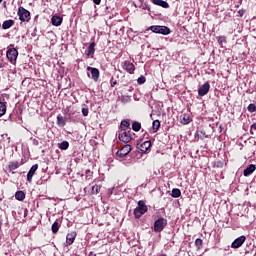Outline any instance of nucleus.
Here are the masks:
<instances>
[{
  "instance_id": "obj_1",
  "label": "nucleus",
  "mask_w": 256,
  "mask_h": 256,
  "mask_svg": "<svg viewBox=\"0 0 256 256\" xmlns=\"http://www.w3.org/2000/svg\"><path fill=\"white\" fill-rule=\"evenodd\" d=\"M131 128L129 130L127 129H121L118 134V139L122 141L123 143H129L133 140V135L131 134Z\"/></svg>"
},
{
  "instance_id": "obj_2",
  "label": "nucleus",
  "mask_w": 256,
  "mask_h": 256,
  "mask_svg": "<svg viewBox=\"0 0 256 256\" xmlns=\"http://www.w3.org/2000/svg\"><path fill=\"white\" fill-rule=\"evenodd\" d=\"M165 227H167V219L160 217L154 221L153 231L154 233H161Z\"/></svg>"
},
{
  "instance_id": "obj_3",
  "label": "nucleus",
  "mask_w": 256,
  "mask_h": 256,
  "mask_svg": "<svg viewBox=\"0 0 256 256\" xmlns=\"http://www.w3.org/2000/svg\"><path fill=\"white\" fill-rule=\"evenodd\" d=\"M147 209V205H145L143 200L138 201V206L134 209L135 218L140 219L141 216L145 215Z\"/></svg>"
},
{
  "instance_id": "obj_4",
  "label": "nucleus",
  "mask_w": 256,
  "mask_h": 256,
  "mask_svg": "<svg viewBox=\"0 0 256 256\" xmlns=\"http://www.w3.org/2000/svg\"><path fill=\"white\" fill-rule=\"evenodd\" d=\"M18 17L20 21L29 23L31 21V12H29L27 9H25L23 6H20L18 8Z\"/></svg>"
},
{
  "instance_id": "obj_5",
  "label": "nucleus",
  "mask_w": 256,
  "mask_h": 256,
  "mask_svg": "<svg viewBox=\"0 0 256 256\" xmlns=\"http://www.w3.org/2000/svg\"><path fill=\"white\" fill-rule=\"evenodd\" d=\"M130 153H131V145L126 144L116 152V157H118L119 159H123V157H127V155Z\"/></svg>"
},
{
  "instance_id": "obj_6",
  "label": "nucleus",
  "mask_w": 256,
  "mask_h": 256,
  "mask_svg": "<svg viewBox=\"0 0 256 256\" xmlns=\"http://www.w3.org/2000/svg\"><path fill=\"white\" fill-rule=\"evenodd\" d=\"M6 57L10 63H15V61H17V57H19V52L15 48H10L7 50Z\"/></svg>"
},
{
  "instance_id": "obj_7",
  "label": "nucleus",
  "mask_w": 256,
  "mask_h": 256,
  "mask_svg": "<svg viewBox=\"0 0 256 256\" xmlns=\"http://www.w3.org/2000/svg\"><path fill=\"white\" fill-rule=\"evenodd\" d=\"M245 241H247V237H245V235H242L238 238H236L232 244H231V248L232 249H239V247L243 246V243H245Z\"/></svg>"
},
{
  "instance_id": "obj_8",
  "label": "nucleus",
  "mask_w": 256,
  "mask_h": 256,
  "mask_svg": "<svg viewBox=\"0 0 256 256\" xmlns=\"http://www.w3.org/2000/svg\"><path fill=\"white\" fill-rule=\"evenodd\" d=\"M210 89H211V84H209V82H205L202 86L198 88V95L200 97H205V95L209 93Z\"/></svg>"
},
{
  "instance_id": "obj_9",
  "label": "nucleus",
  "mask_w": 256,
  "mask_h": 256,
  "mask_svg": "<svg viewBox=\"0 0 256 256\" xmlns=\"http://www.w3.org/2000/svg\"><path fill=\"white\" fill-rule=\"evenodd\" d=\"M87 71L91 72V79L97 83L99 81V69L88 66Z\"/></svg>"
},
{
  "instance_id": "obj_10",
  "label": "nucleus",
  "mask_w": 256,
  "mask_h": 256,
  "mask_svg": "<svg viewBox=\"0 0 256 256\" xmlns=\"http://www.w3.org/2000/svg\"><path fill=\"white\" fill-rule=\"evenodd\" d=\"M37 169H39V164H34L30 170L27 173V181L28 183H31L33 181V175L37 172Z\"/></svg>"
},
{
  "instance_id": "obj_11",
  "label": "nucleus",
  "mask_w": 256,
  "mask_h": 256,
  "mask_svg": "<svg viewBox=\"0 0 256 256\" xmlns=\"http://www.w3.org/2000/svg\"><path fill=\"white\" fill-rule=\"evenodd\" d=\"M123 69L127 71V73H130V75H133L135 73V64L125 61L123 65Z\"/></svg>"
},
{
  "instance_id": "obj_12",
  "label": "nucleus",
  "mask_w": 256,
  "mask_h": 256,
  "mask_svg": "<svg viewBox=\"0 0 256 256\" xmlns=\"http://www.w3.org/2000/svg\"><path fill=\"white\" fill-rule=\"evenodd\" d=\"M77 237V232L73 231L67 234L66 243L67 245H73L75 243V238Z\"/></svg>"
},
{
  "instance_id": "obj_13",
  "label": "nucleus",
  "mask_w": 256,
  "mask_h": 256,
  "mask_svg": "<svg viewBox=\"0 0 256 256\" xmlns=\"http://www.w3.org/2000/svg\"><path fill=\"white\" fill-rule=\"evenodd\" d=\"M140 151L141 153H148V151H151V141H145L140 145Z\"/></svg>"
},
{
  "instance_id": "obj_14",
  "label": "nucleus",
  "mask_w": 256,
  "mask_h": 256,
  "mask_svg": "<svg viewBox=\"0 0 256 256\" xmlns=\"http://www.w3.org/2000/svg\"><path fill=\"white\" fill-rule=\"evenodd\" d=\"M153 5H158V7H162L163 9H169V3L165 0H151Z\"/></svg>"
},
{
  "instance_id": "obj_15",
  "label": "nucleus",
  "mask_w": 256,
  "mask_h": 256,
  "mask_svg": "<svg viewBox=\"0 0 256 256\" xmlns=\"http://www.w3.org/2000/svg\"><path fill=\"white\" fill-rule=\"evenodd\" d=\"M51 23L54 27H60L61 23H63V18L61 16L54 15L52 16Z\"/></svg>"
},
{
  "instance_id": "obj_16",
  "label": "nucleus",
  "mask_w": 256,
  "mask_h": 256,
  "mask_svg": "<svg viewBox=\"0 0 256 256\" xmlns=\"http://www.w3.org/2000/svg\"><path fill=\"white\" fill-rule=\"evenodd\" d=\"M256 166L255 164H250L243 172L244 177H249L252 173H255Z\"/></svg>"
},
{
  "instance_id": "obj_17",
  "label": "nucleus",
  "mask_w": 256,
  "mask_h": 256,
  "mask_svg": "<svg viewBox=\"0 0 256 256\" xmlns=\"http://www.w3.org/2000/svg\"><path fill=\"white\" fill-rule=\"evenodd\" d=\"M180 123H182V125H189V123H191V116L189 114H182L180 116Z\"/></svg>"
},
{
  "instance_id": "obj_18",
  "label": "nucleus",
  "mask_w": 256,
  "mask_h": 256,
  "mask_svg": "<svg viewBox=\"0 0 256 256\" xmlns=\"http://www.w3.org/2000/svg\"><path fill=\"white\" fill-rule=\"evenodd\" d=\"M91 55H95V42L90 43L87 49L86 57L89 59Z\"/></svg>"
},
{
  "instance_id": "obj_19",
  "label": "nucleus",
  "mask_w": 256,
  "mask_h": 256,
  "mask_svg": "<svg viewBox=\"0 0 256 256\" xmlns=\"http://www.w3.org/2000/svg\"><path fill=\"white\" fill-rule=\"evenodd\" d=\"M21 167V164L18 161H12L8 164L9 171H15L16 169H19Z\"/></svg>"
},
{
  "instance_id": "obj_20",
  "label": "nucleus",
  "mask_w": 256,
  "mask_h": 256,
  "mask_svg": "<svg viewBox=\"0 0 256 256\" xmlns=\"http://www.w3.org/2000/svg\"><path fill=\"white\" fill-rule=\"evenodd\" d=\"M15 25V20H6L2 24V29H11Z\"/></svg>"
},
{
  "instance_id": "obj_21",
  "label": "nucleus",
  "mask_w": 256,
  "mask_h": 256,
  "mask_svg": "<svg viewBox=\"0 0 256 256\" xmlns=\"http://www.w3.org/2000/svg\"><path fill=\"white\" fill-rule=\"evenodd\" d=\"M171 33V29L167 26H160L158 34L160 35H169Z\"/></svg>"
},
{
  "instance_id": "obj_22",
  "label": "nucleus",
  "mask_w": 256,
  "mask_h": 256,
  "mask_svg": "<svg viewBox=\"0 0 256 256\" xmlns=\"http://www.w3.org/2000/svg\"><path fill=\"white\" fill-rule=\"evenodd\" d=\"M160 127H161V122L159 120H154L153 123H152L153 133H157V131H159Z\"/></svg>"
},
{
  "instance_id": "obj_23",
  "label": "nucleus",
  "mask_w": 256,
  "mask_h": 256,
  "mask_svg": "<svg viewBox=\"0 0 256 256\" xmlns=\"http://www.w3.org/2000/svg\"><path fill=\"white\" fill-rule=\"evenodd\" d=\"M7 113V105L5 102L0 101V117H3Z\"/></svg>"
},
{
  "instance_id": "obj_24",
  "label": "nucleus",
  "mask_w": 256,
  "mask_h": 256,
  "mask_svg": "<svg viewBox=\"0 0 256 256\" xmlns=\"http://www.w3.org/2000/svg\"><path fill=\"white\" fill-rule=\"evenodd\" d=\"M15 199H17V201H23L25 199V192L17 191L15 193Z\"/></svg>"
},
{
  "instance_id": "obj_25",
  "label": "nucleus",
  "mask_w": 256,
  "mask_h": 256,
  "mask_svg": "<svg viewBox=\"0 0 256 256\" xmlns=\"http://www.w3.org/2000/svg\"><path fill=\"white\" fill-rule=\"evenodd\" d=\"M59 227H61V225H59V222L56 220V221L52 224V227H51L52 233H53L54 235H56V233L59 232Z\"/></svg>"
},
{
  "instance_id": "obj_26",
  "label": "nucleus",
  "mask_w": 256,
  "mask_h": 256,
  "mask_svg": "<svg viewBox=\"0 0 256 256\" xmlns=\"http://www.w3.org/2000/svg\"><path fill=\"white\" fill-rule=\"evenodd\" d=\"M58 147L61 151H67V149H69V143L67 141H63L58 144Z\"/></svg>"
},
{
  "instance_id": "obj_27",
  "label": "nucleus",
  "mask_w": 256,
  "mask_h": 256,
  "mask_svg": "<svg viewBox=\"0 0 256 256\" xmlns=\"http://www.w3.org/2000/svg\"><path fill=\"white\" fill-rule=\"evenodd\" d=\"M180 195H181L180 189H178V188L172 189L171 197H173L174 199H177V198H179Z\"/></svg>"
},
{
  "instance_id": "obj_28",
  "label": "nucleus",
  "mask_w": 256,
  "mask_h": 256,
  "mask_svg": "<svg viewBox=\"0 0 256 256\" xmlns=\"http://www.w3.org/2000/svg\"><path fill=\"white\" fill-rule=\"evenodd\" d=\"M57 125H59V127H65L66 121L63 116H57Z\"/></svg>"
},
{
  "instance_id": "obj_29",
  "label": "nucleus",
  "mask_w": 256,
  "mask_h": 256,
  "mask_svg": "<svg viewBox=\"0 0 256 256\" xmlns=\"http://www.w3.org/2000/svg\"><path fill=\"white\" fill-rule=\"evenodd\" d=\"M132 129L137 133L138 131H141V122L134 121L132 123Z\"/></svg>"
},
{
  "instance_id": "obj_30",
  "label": "nucleus",
  "mask_w": 256,
  "mask_h": 256,
  "mask_svg": "<svg viewBox=\"0 0 256 256\" xmlns=\"http://www.w3.org/2000/svg\"><path fill=\"white\" fill-rule=\"evenodd\" d=\"M101 192V186L100 185H94L92 186L91 194L92 195H98V193Z\"/></svg>"
},
{
  "instance_id": "obj_31",
  "label": "nucleus",
  "mask_w": 256,
  "mask_h": 256,
  "mask_svg": "<svg viewBox=\"0 0 256 256\" xmlns=\"http://www.w3.org/2000/svg\"><path fill=\"white\" fill-rule=\"evenodd\" d=\"M121 103L127 105V103H131V96H122Z\"/></svg>"
},
{
  "instance_id": "obj_32",
  "label": "nucleus",
  "mask_w": 256,
  "mask_h": 256,
  "mask_svg": "<svg viewBox=\"0 0 256 256\" xmlns=\"http://www.w3.org/2000/svg\"><path fill=\"white\" fill-rule=\"evenodd\" d=\"M120 127H122V128L124 127L125 129H130L129 127H131V123H129V121H127V120H122Z\"/></svg>"
},
{
  "instance_id": "obj_33",
  "label": "nucleus",
  "mask_w": 256,
  "mask_h": 256,
  "mask_svg": "<svg viewBox=\"0 0 256 256\" xmlns=\"http://www.w3.org/2000/svg\"><path fill=\"white\" fill-rule=\"evenodd\" d=\"M217 41H218L219 45H223V43H227V37H225V36H218L217 37Z\"/></svg>"
},
{
  "instance_id": "obj_34",
  "label": "nucleus",
  "mask_w": 256,
  "mask_h": 256,
  "mask_svg": "<svg viewBox=\"0 0 256 256\" xmlns=\"http://www.w3.org/2000/svg\"><path fill=\"white\" fill-rule=\"evenodd\" d=\"M159 25H153L149 27V30L152 31V33H158L159 34Z\"/></svg>"
},
{
  "instance_id": "obj_35",
  "label": "nucleus",
  "mask_w": 256,
  "mask_h": 256,
  "mask_svg": "<svg viewBox=\"0 0 256 256\" xmlns=\"http://www.w3.org/2000/svg\"><path fill=\"white\" fill-rule=\"evenodd\" d=\"M247 109H248L249 113H255L256 105L251 103V104L248 105Z\"/></svg>"
},
{
  "instance_id": "obj_36",
  "label": "nucleus",
  "mask_w": 256,
  "mask_h": 256,
  "mask_svg": "<svg viewBox=\"0 0 256 256\" xmlns=\"http://www.w3.org/2000/svg\"><path fill=\"white\" fill-rule=\"evenodd\" d=\"M195 245L198 247V249H201V247H203V240L201 238H197L195 240Z\"/></svg>"
},
{
  "instance_id": "obj_37",
  "label": "nucleus",
  "mask_w": 256,
  "mask_h": 256,
  "mask_svg": "<svg viewBox=\"0 0 256 256\" xmlns=\"http://www.w3.org/2000/svg\"><path fill=\"white\" fill-rule=\"evenodd\" d=\"M140 9H143L144 11H151V7L147 3L140 4Z\"/></svg>"
},
{
  "instance_id": "obj_38",
  "label": "nucleus",
  "mask_w": 256,
  "mask_h": 256,
  "mask_svg": "<svg viewBox=\"0 0 256 256\" xmlns=\"http://www.w3.org/2000/svg\"><path fill=\"white\" fill-rule=\"evenodd\" d=\"M146 81H147V79L145 78V76H140V77L137 79L138 85H143Z\"/></svg>"
},
{
  "instance_id": "obj_39",
  "label": "nucleus",
  "mask_w": 256,
  "mask_h": 256,
  "mask_svg": "<svg viewBox=\"0 0 256 256\" xmlns=\"http://www.w3.org/2000/svg\"><path fill=\"white\" fill-rule=\"evenodd\" d=\"M82 114L84 117H87V115H89V108H82Z\"/></svg>"
},
{
  "instance_id": "obj_40",
  "label": "nucleus",
  "mask_w": 256,
  "mask_h": 256,
  "mask_svg": "<svg viewBox=\"0 0 256 256\" xmlns=\"http://www.w3.org/2000/svg\"><path fill=\"white\" fill-rule=\"evenodd\" d=\"M253 129H254V131H256V123H254V124H252V125L250 126V133H251V135L254 134V133H253Z\"/></svg>"
},
{
  "instance_id": "obj_41",
  "label": "nucleus",
  "mask_w": 256,
  "mask_h": 256,
  "mask_svg": "<svg viewBox=\"0 0 256 256\" xmlns=\"http://www.w3.org/2000/svg\"><path fill=\"white\" fill-rule=\"evenodd\" d=\"M110 85L111 87H115V85H117V80H113V78H111Z\"/></svg>"
},
{
  "instance_id": "obj_42",
  "label": "nucleus",
  "mask_w": 256,
  "mask_h": 256,
  "mask_svg": "<svg viewBox=\"0 0 256 256\" xmlns=\"http://www.w3.org/2000/svg\"><path fill=\"white\" fill-rule=\"evenodd\" d=\"M243 15H245V10L244 9L239 10L238 11V17H243Z\"/></svg>"
},
{
  "instance_id": "obj_43",
  "label": "nucleus",
  "mask_w": 256,
  "mask_h": 256,
  "mask_svg": "<svg viewBox=\"0 0 256 256\" xmlns=\"http://www.w3.org/2000/svg\"><path fill=\"white\" fill-rule=\"evenodd\" d=\"M32 143H33V145H35L36 147L39 146V140H37V139H33V140H32Z\"/></svg>"
},
{
  "instance_id": "obj_44",
  "label": "nucleus",
  "mask_w": 256,
  "mask_h": 256,
  "mask_svg": "<svg viewBox=\"0 0 256 256\" xmlns=\"http://www.w3.org/2000/svg\"><path fill=\"white\" fill-rule=\"evenodd\" d=\"M93 3H94L95 5H101V0H93Z\"/></svg>"
},
{
  "instance_id": "obj_45",
  "label": "nucleus",
  "mask_w": 256,
  "mask_h": 256,
  "mask_svg": "<svg viewBox=\"0 0 256 256\" xmlns=\"http://www.w3.org/2000/svg\"><path fill=\"white\" fill-rule=\"evenodd\" d=\"M88 256H97V254H95V253H93V252H90V253L88 254Z\"/></svg>"
},
{
  "instance_id": "obj_46",
  "label": "nucleus",
  "mask_w": 256,
  "mask_h": 256,
  "mask_svg": "<svg viewBox=\"0 0 256 256\" xmlns=\"http://www.w3.org/2000/svg\"><path fill=\"white\" fill-rule=\"evenodd\" d=\"M140 5H143L145 3V0H138Z\"/></svg>"
},
{
  "instance_id": "obj_47",
  "label": "nucleus",
  "mask_w": 256,
  "mask_h": 256,
  "mask_svg": "<svg viewBox=\"0 0 256 256\" xmlns=\"http://www.w3.org/2000/svg\"><path fill=\"white\" fill-rule=\"evenodd\" d=\"M91 173V170H86V175H89Z\"/></svg>"
},
{
  "instance_id": "obj_48",
  "label": "nucleus",
  "mask_w": 256,
  "mask_h": 256,
  "mask_svg": "<svg viewBox=\"0 0 256 256\" xmlns=\"http://www.w3.org/2000/svg\"><path fill=\"white\" fill-rule=\"evenodd\" d=\"M201 133H202L203 135H205V132L201 131Z\"/></svg>"
},
{
  "instance_id": "obj_49",
  "label": "nucleus",
  "mask_w": 256,
  "mask_h": 256,
  "mask_svg": "<svg viewBox=\"0 0 256 256\" xmlns=\"http://www.w3.org/2000/svg\"><path fill=\"white\" fill-rule=\"evenodd\" d=\"M3 2V0H0V3H2Z\"/></svg>"
},
{
  "instance_id": "obj_50",
  "label": "nucleus",
  "mask_w": 256,
  "mask_h": 256,
  "mask_svg": "<svg viewBox=\"0 0 256 256\" xmlns=\"http://www.w3.org/2000/svg\"><path fill=\"white\" fill-rule=\"evenodd\" d=\"M0 229H1V221H0Z\"/></svg>"
}]
</instances>
